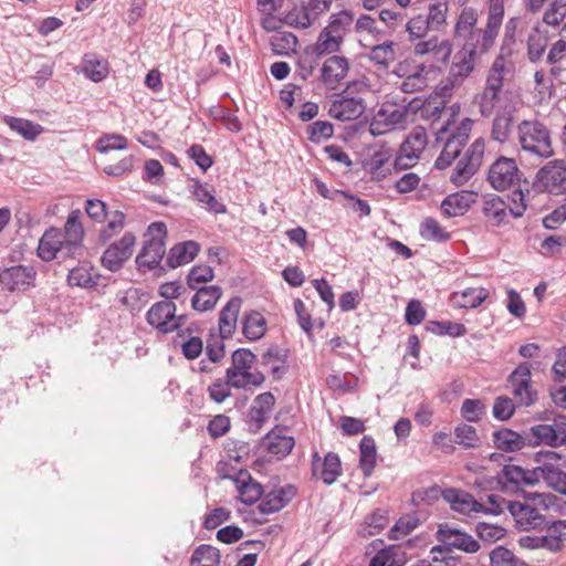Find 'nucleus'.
<instances>
[{"label": "nucleus", "instance_id": "nucleus-1", "mask_svg": "<svg viewBox=\"0 0 566 566\" xmlns=\"http://www.w3.org/2000/svg\"><path fill=\"white\" fill-rule=\"evenodd\" d=\"M514 72V63L510 60L495 56L491 63L483 88L474 97V103L483 117H490L497 107L516 105V96L505 88V83Z\"/></svg>", "mask_w": 566, "mask_h": 566}, {"label": "nucleus", "instance_id": "nucleus-2", "mask_svg": "<svg viewBox=\"0 0 566 566\" xmlns=\"http://www.w3.org/2000/svg\"><path fill=\"white\" fill-rule=\"evenodd\" d=\"M520 150L539 160L554 155L552 133L546 124L538 119H524L516 126Z\"/></svg>", "mask_w": 566, "mask_h": 566}, {"label": "nucleus", "instance_id": "nucleus-3", "mask_svg": "<svg viewBox=\"0 0 566 566\" xmlns=\"http://www.w3.org/2000/svg\"><path fill=\"white\" fill-rule=\"evenodd\" d=\"M504 18L505 12L485 9L483 24L461 40L463 42L461 49L476 59L488 54L496 43Z\"/></svg>", "mask_w": 566, "mask_h": 566}, {"label": "nucleus", "instance_id": "nucleus-4", "mask_svg": "<svg viewBox=\"0 0 566 566\" xmlns=\"http://www.w3.org/2000/svg\"><path fill=\"white\" fill-rule=\"evenodd\" d=\"M254 360L255 355L249 349L240 348L233 352L232 364L226 371V378L233 388L260 387L264 382V375L253 369Z\"/></svg>", "mask_w": 566, "mask_h": 566}, {"label": "nucleus", "instance_id": "nucleus-5", "mask_svg": "<svg viewBox=\"0 0 566 566\" xmlns=\"http://www.w3.org/2000/svg\"><path fill=\"white\" fill-rule=\"evenodd\" d=\"M166 234L167 227L164 222H153L148 227L144 247L136 258V263L139 268L151 270L160 263L166 252Z\"/></svg>", "mask_w": 566, "mask_h": 566}, {"label": "nucleus", "instance_id": "nucleus-6", "mask_svg": "<svg viewBox=\"0 0 566 566\" xmlns=\"http://www.w3.org/2000/svg\"><path fill=\"white\" fill-rule=\"evenodd\" d=\"M428 145V134L424 127L416 126L401 143L394 159L397 171L415 167Z\"/></svg>", "mask_w": 566, "mask_h": 566}, {"label": "nucleus", "instance_id": "nucleus-7", "mask_svg": "<svg viewBox=\"0 0 566 566\" xmlns=\"http://www.w3.org/2000/svg\"><path fill=\"white\" fill-rule=\"evenodd\" d=\"M533 187L541 192L560 195L566 191V163L554 159L546 163L536 174Z\"/></svg>", "mask_w": 566, "mask_h": 566}, {"label": "nucleus", "instance_id": "nucleus-8", "mask_svg": "<svg viewBox=\"0 0 566 566\" xmlns=\"http://www.w3.org/2000/svg\"><path fill=\"white\" fill-rule=\"evenodd\" d=\"M473 120L469 117L463 118L455 132L443 135L441 140L444 142L443 149L439 157L436 159L434 167L437 169L448 168L454 159H457L461 153L462 147L467 144L470 133L472 130Z\"/></svg>", "mask_w": 566, "mask_h": 566}, {"label": "nucleus", "instance_id": "nucleus-9", "mask_svg": "<svg viewBox=\"0 0 566 566\" xmlns=\"http://www.w3.org/2000/svg\"><path fill=\"white\" fill-rule=\"evenodd\" d=\"M528 446L558 448L566 444V417H557L553 423L532 426L527 432Z\"/></svg>", "mask_w": 566, "mask_h": 566}, {"label": "nucleus", "instance_id": "nucleus-10", "mask_svg": "<svg viewBox=\"0 0 566 566\" xmlns=\"http://www.w3.org/2000/svg\"><path fill=\"white\" fill-rule=\"evenodd\" d=\"M485 150L484 139H475L458 160L450 180L455 186L464 185L481 167Z\"/></svg>", "mask_w": 566, "mask_h": 566}, {"label": "nucleus", "instance_id": "nucleus-11", "mask_svg": "<svg viewBox=\"0 0 566 566\" xmlns=\"http://www.w3.org/2000/svg\"><path fill=\"white\" fill-rule=\"evenodd\" d=\"M176 310V304L171 301L157 302L146 314L147 323L163 334L171 333L186 322V316L177 315Z\"/></svg>", "mask_w": 566, "mask_h": 566}, {"label": "nucleus", "instance_id": "nucleus-12", "mask_svg": "<svg viewBox=\"0 0 566 566\" xmlns=\"http://www.w3.org/2000/svg\"><path fill=\"white\" fill-rule=\"evenodd\" d=\"M408 122V109L391 103L384 104L374 116L369 130L374 136H380L397 128H405Z\"/></svg>", "mask_w": 566, "mask_h": 566}, {"label": "nucleus", "instance_id": "nucleus-13", "mask_svg": "<svg viewBox=\"0 0 566 566\" xmlns=\"http://www.w3.org/2000/svg\"><path fill=\"white\" fill-rule=\"evenodd\" d=\"M509 512L514 518L516 528L524 532L543 531L551 522L544 513L538 511V507L531 505L527 501L510 502Z\"/></svg>", "mask_w": 566, "mask_h": 566}, {"label": "nucleus", "instance_id": "nucleus-14", "mask_svg": "<svg viewBox=\"0 0 566 566\" xmlns=\"http://www.w3.org/2000/svg\"><path fill=\"white\" fill-rule=\"evenodd\" d=\"M515 14L510 17L505 23L503 22V35L496 56L510 60L516 53V46L520 38L525 33L530 25L531 19L526 14Z\"/></svg>", "mask_w": 566, "mask_h": 566}, {"label": "nucleus", "instance_id": "nucleus-15", "mask_svg": "<svg viewBox=\"0 0 566 566\" xmlns=\"http://www.w3.org/2000/svg\"><path fill=\"white\" fill-rule=\"evenodd\" d=\"M521 171L516 165L515 159L501 156L499 157L489 169L488 181L490 185L503 191L518 184Z\"/></svg>", "mask_w": 566, "mask_h": 566}, {"label": "nucleus", "instance_id": "nucleus-16", "mask_svg": "<svg viewBox=\"0 0 566 566\" xmlns=\"http://www.w3.org/2000/svg\"><path fill=\"white\" fill-rule=\"evenodd\" d=\"M65 240L63 239L62 230L57 228H49L44 231L39 240L38 255L41 260L49 262L57 259L63 262L67 259H73L76 255L73 251H69L65 248Z\"/></svg>", "mask_w": 566, "mask_h": 566}, {"label": "nucleus", "instance_id": "nucleus-17", "mask_svg": "<svg viewBox=\"0 0 566 566\" xmlns=\"http://www.w3.org/2000/svg\"><path fill=\"white\" fill-rule=\"evenodd\" d=\"M509 384L512 387V394L515 400L521 405L528 407L536 400V391L532 387L531 365L528 363L520 364L509 377Z\"/></svg>", "mask_w": 566, "mask_h": 566}, {"label": "nucleus", "instance_id": "nucleus-18", "mask_svg": "<svg viewBox=\"0 0 566 566\" xmlns=\"http://www.w3.org/2000/svg\"><path fill=\"white\" fill-rule=\"evenodd\" d=\"M136 243V237L132 232H126L118 241L112 243L102 255L103 265L111 270L117 271L122 268L133 254Z\"/></svg>", "mask_w": 566, "mask_h": 566}, {"label": "nucleus", "instance_id": "nucleus-19", "mask_svg": "<svg viewBox=\"0 0 566 566\" xmlns=\"http://www.w3.org/2000/svg\"><path fill=\"white\" fill-rule=\"evenodd\" d=\"M415 43L412 52L415 56H431L433 61L446 65L452 54L453 45L448 39H439L437 35H432L428 39H418Z\"/></svg>", "mask_w": 566, "mask_h": 566}, {"label": "nucleus", "instance_id": "nucleus-20", "mask_svg": "<svg viewBox=\"0 0 566 566\" xmlns=\"http://www.w3.org/2000/svg\"><path fill=\"white\" fill-rule=\"evenodd\" d=\"M366 109L365 101L358 96L339 95L332 101L328 109L331 117L342 120H355L359 118Z\"/></svg>", "mask_w": 566, "mask_h": 566}, {"label": "nucleus", "instance_id": "nucleus-21", "mask_svg": "<svg viewBox=\"0 0 566 566\" xmlns=\"http://www.w3.org/2000/svg\"><path fill=\"white\" fill-rule=\"evenodd\" d=\"M436 535L440 543L465 553H475L480 548L479 542L471 535L448 523L440 524Z\"/></svg>", "mask_w": 566, "mask_h": 566}, {"label": "nucleus", "instance_id": "nucleus-22", "mask_svg": "<svg viewBox=\"0 0 566 566\" xmlns=\"http://www.w3.org/2000/svg\"><path fill=\"white\" fill-rule=\"evenodd\" d=\"M34 280L35 271L31 266L14 265L0 273L1 285L10 292L25 291L34 285Z\"/></svg>", "mask_w": 566, "mask_h": 566}, {"label": "nucleus", "instance_id": "nucleus-23", "mask_svg": "<svg viewBox=\"0 0 566 566\" xmlns=\"http://www.w3.org/2000/svg\"><path fill=\"white\" fill-rule=\"evenodd\" d=\"M312 458L313 476L324 484H333L342 474V463L338 454L328 452L324 458H321L315 452Z\"/></svg>", "mask_w": 566, "mask_h": 566}, {"label": "nucleus", "instance_id": "nucleus-24", "mask_svg": "<svg viewBox=\"0 0 566 566\" xmlns=\"http://www.w3.org/2000/svg\"><path fill=\"white\" fill-rule=\"evenodd\" d=\"M349 61L344 55L327 57L321 67V81L325 87L335 90L349 72Z\"/></svg>", "mask_w": 566, "mask_h": 566}, {"label": "nucleus", "instance_id": "nucleus-25", "mask_svg": "<svg viewBox=\"0 0 566 566\" xmlns=\"http://www.w3.org/2000/svg\"><path fill=\"white\" fill-rule=\"evenodd\" d=\"M443 500L450 504L452 511L463 515L480 513L484 505L478 502L472 494L459 489H446L441 492Z\"/></svg>", "mask_w": 566, "mask_h": 566}, {"label": "nucleus", "instance_id": "nucleus-26", "mask_svg": "<svg viewBox=\"0 0 566 566\" xmlns=\"http://www.w3.org/2000/svg\"><path fill=\"white\" fill-rule=\"evenodd\" d=\"M516 105H503L495 109L492 122L491 137L493 140L504 144L509 140L514 123Z\"/></svg>", "mask_w": 566, "mask_h": 566}, {"label": "nucleus", "instance_id": "nucleus-27", "mask_svg": "<svg viewBox=\"0 0 566 566\" xmlns=\"http://www.w3.org/2000/svg\"><path fill=\"white\" fill-rule=\"evenodd\" d=\"M242 306V298L239 296L231 297L219 313V333L220 338H231L238 325V318Z\"/></svg>", "mask_w": 566, "mask_h": 566}, {"label": "nucleus", "instance_id": "nucleus-28", "mask_svg": "<svg viewBox=\"0 0 566 566\" xmlns=\"http://www.w3.org/2000/svg\"><path fill=\"white\" fill-rule=\"evenodd\" d=\"M478 60L463 49H460L452 57L448 75L453 80L463 84L475 71Z\"/></svg>", "mask_w": 566, "mask_h": 566}, {"label": "nucleus", "instance_id": "nucleus-29", "mask_svg": "<svg viewBox=\"0 0 566 566\" xmlns=\"http://www.w3.org/2000/svg\"><path fill=\"white\" fill-rule=\"evenodd\" d=\"M81 211L73 210L69 214L64 224L63 239L65 240V248L69 251H73L75 255H78L82 250V241L84 238V229L80 220Z\"/></svg>", "mask_w": 566, "mask_h": 566}, {"label": "nucleus", "instance_id": "nucleus-30", "mask_svg": "<svg viewBox=\"0 0 566 566\" xmlns=\"http://www.w3.org/2000/svg\"><path fill=\"white\" fill-rule=\"evenodd\" d=\"M548 38L544 30H542L541 22L536 21L525 39L527 60L536 64L544 57L547 49Z\"/></svg>", "mask_w": 566, "mask_h": 566}, {"label": "nucleus", "instance_id": "nucleus-31", "mask_svg": "<svg viewBox=\"0 0 566 566\" xmlns=\"http://www.w3.org/2000/svg\"><path fill=\"white\" fill-rule=\"evenodd\" d=\"M190 303L196 312H209L214 310L223 292L219 285L201 286L195 290Z\"/></svg>", "mask_w": 566, "mask_h": 566}, {"label": "nucleus", "instance_id": "nucleus-32", "mask_svg": "<svg viewBox=\"0 0 566 566\" xmlns=\"http://www.w3.org/2000/svg\"><path fill=\"white\" fill-rule=\"evenodd\" d=\"M239 497L247 505L254 504L262 495V485L254 481L248 471H240L234 479Z\"/></svg>", "mask_w": 566, "mask_h": 566}, {"label": "nucleus", "instance_id": "nucleus-33", "mask_svg": "<svg viewBox=\"0 0 566 566\" xmlns=\"http://www.w3.org/2000/svg\"><path fill=\"white\" fill-rule=\"evenodd\" d=\"M295 489L291 485L272 491L262 499L259 510L263 514L279 512L295 496Z\"/></svg>", "mask_w": 566, "mask_h": 566}, {"label": "nucleus", "instance_id": "nucleus-34", "mask_svg": "<svg viewBox=\"0 0 566 566\" xmlns=\"http://www.w3.org/2000/svg\"><path fill=\"white\" fill-rule=\"evenodd\" d=\"M490 295L489 290L480 287H468L460 292H453L450 302L454 307L475 308L481 305Z\"/></svg>", "mask_w": 566, "mask_h": 566}, {"label": "nucleus", "instance_id": "nucleus-35", "mask_svg": "<svg viewBox=\"0 0 566 566\" xmlns=\"http://www.w3.org/2000/svg\"><path fill=\"white\" fill-rule=\"evenodd\" d=\"M391 151L388 148H380L375 151L366 163V167L374 179L382 180L391 172L394 160Z\"/></svg>", "mask_w": 566, "mask_h": 566}, {"label": "nucleus", "instance_id": "nucleus-36", "mask_svg": "<svg viewBox=\"0 0 566 566\" xmlns=\"http://www.w3.org/2000/svg\"><path fill=\"white\" fill-rule=\"evenodd\" d=\"M200 251V245L192 240L174 245L167 256L168 266L176 269L191 262Z\"/></svg>", "mask_w": 566, "mask_h": 566}, {"label": "nucleus", "instance_id": "nucleus-37", "mask_svg": "<svg viewBox=\"0 0 566 566\" xmlns=\"http://www.w3.org/2000/svg\"><path fill=\"white\" fill-rule=\"evenodd\" d=\"M493 442L502 451L515 452L528 446V438L527 433L521 436L511 429L503 428L493 433Z\"/></svg>", "mask_w": 566, "mask_h": 566}, {"label": "nucleus", "instance_id": "nucleus-38", "mask_svg": "<svg viewBox=\"0 0 566 566\" xmlns=\"http://www.w3.org/2000/svg\"><path fill=\"white\" fill-rule=\"evenodd\" d=\"M473 202L472 192H455L449 195L441 203V211L446 217L463 216Z\"/></svg>", "mask_w": 566, "mask_h": 566}, {"label": "nucleus", "instance_id": "nucleus-39", "mask_svg": "<svg viewBox=\"0 0 566 566\" xmlns=\"http://www.w3.org/2000/svg\"><path fill=\"white\" fill-rule=\"evenodd\" d=\"M192 195L196 201L206 210L213 213H224L226 207L214 196V189L208 184L195 182Z\"/></svg>", "mask_w": 566, "mask_h": 566}, {"label": "nucleus", "instance_id": "nucleus-40", "mask_svg": "<svg viewBox=\"0 0 566 566\" xmlns=\"http://www.w3.org/2000/svg\"><path fill=\"white\" fill-rule=\"evenodd\" d=\"M536 467V483L545 481L555 491L566 494V473L554 463Z\"/></svg>", "mask_w": 566, "mask_h": 566}, {"label": "nucleus", "instance_id": "nucleus-41", "mask_svg": "<svg viewBox=\"0 0 566 566\" xmlns=\"http://www.w3.org/2000/svg\"><path fill=\"white\" fill-rule=\"evenodd\" d=\"M242 333L249 340L262 338L266 332V319L258 311H249L242 317Z\"/></svg>", "mask_w": 566, "mask_h": 566}, {"label": "nucleus", "instance_id": "nucleus-42", "mask_svg": "<svg viewBox=\"0 0 566 566\" xmlns=\"http://www.w3.org/2000/svg\"><path fill=\"white\" fill-rule=\"evenodd\" d=\"M479 22V11L474 7H464L459 15L457 17L454 28H453V36L457 40H462L470 32L478 29Z\"/></svg>", "mask_w": 566, "mask_h": 566}, {"label": "nucleus", "instance_id": "nucleus-43", "mask_svg": "<svg viewBox=\"0 0 566 566\" xmlns=\"http://www.w3.org/2000/svg\"><path fill=\"white\" fill-rule=\"evenodd\" d=\"M275 398L271 392H263L255 397L250 410L251 420L261 427L270 418V413L274 407Z\"/></svg>", "mask_w": 566, "mask_h": 566}, {"label": "nucleus", "instance_id": "nucleus-44", "mask_svg": "<svg viewBox=\"0 0 566 566\" xmlns=\"http://www.w3.org/2000/svg\"><path fill=\"white\" fill-rule=\"evenodd\" d=\"M483 213L494 226L505 223L511 214L505 201L494 195L484 199Z\"/></svg>", "mask_w": 566, "mask_h": 566}, {"label": "nucleus", "instance_id": "nucleus-45", "mask_svg": "<svg viewBox=\"0 0 566 566\" xmlns=\"http://www.w3.org/2000/svg\"><path fill=\"white\" fill-rule=\"evenodd\" d=\"M548 530L549 534L542 536V548L551 552H559L563 548V543L566 539V520L565 521H551Z\"/></svg>", "mask_w": 566, "mask_h": 566}, {"label": "nucleus", "instance_id": "nucleus-46", "mask_svg": "<svg viewBox=\"0 0 566 566\" xmlns=\"http://www.w3.org/2000/svg\"><path fill=\"white\" fill-rule=\"evenodd\" d=\"M407 562L402 547L391 545L380 549L370 560L368 566H403Z\"/></svg>", "mask_w": 566, "mask_h": 566}, {"label": "nucleus", "instance_id": "nucleus-47", "mask_svg": "<svg viewBox=\"0 0 566 566\" xmlns=\"http://www.w3.org/2000/svg\"><path fill=\"white\" fill-rule=\"evenodd\" d=\"M6 123L13 132L21 135L27 140H35L39 135L43 133V127L40 124L33 123L29 119L4 116Z\"/></svg>", "mask_w": 566, "mask_h": 566}, {"label": "nucleus", "instance_id": "nucleus-48", "mask_svg": "<svg viewBox=\"0 0 566 566\" xmlns=\"http://www.w3.org/2000/svg\"><path fill=\"white\" fill-rule=\"evenodd\" d=\"M428 67L423 63L415 64L410 74L400 83L401 91L405 93L421 91L428 84Z\"/></svg>", "mask_w": 566, "mask_h": 566}, {"label": "nucleus", "instance_id": "nucleus-49", "mask_svg": "<svg viewBox=\"0 0 566 566\" xmlns=\"http://www.w3.org/2000/svg\"><path fill=\"white\" fill-rule=\"evenodd\" d=\"M359 467L365 476H370L377 460L375 440L369 436H365L359 443Z\"/></svg>", "mask_w": 566, "mask_h": 566}, {"label": "nucleus", "instance_id": "nucleus-50", "mask_svg": "<svg viewBox=\"0 0 566 566\" xmlns=\"http://www.w3.org/2000/svg\"><path fill=\"white\" fill-rule=\"evenodd\" d=\"M564 7L548 3L543 11L542 23L559 30V35L566 39V10Z\"/></svg>", "mask_w": 566, "mask_h": 566}, {"label": "nucleus", "instance_id": "nucleus-51", "mask_svg": "<svg viewBox=\"0 0 566 566\" xmlns=\"http://www.w3.org/2000/svg\"><path fill=\"white\" fill-rule=\"evenodd\" d=\"M343 42L342 38L324 28L313 45V53L321 56L338 52Z\"/></svg>", "mask_w": 566, "mask_h": 566}, {"label": "nucleus", "instance_id": "nucleus-52", "mask_svg": "<svg viewBox=\"0 0 566 566\" xmlns=\"http://www.w3.org/2000/svg\"><path fill=\"white\" fill-rule=\"evenodd\" d=\"M448 11L449 6L446 0H436L429 3L424 18L432 31H440L447 25Z\"/></svg>", "mask_w": 566, "mask_h": 566}, {"label": "nucleus", "instance_id": "nucleus-53", "mask_svg": "<svg viewBox=\"0 0 566 566\" xmlns=\"http://www.w3.org/2000/svg\"><path fill=\"white\" fill-rule=\"evenodd\" d=\"M266 449L270 453L277 457L287 455L294 448V439L282 434L280 431H272L265 438Z\"/></svg>", "mask_w": 566, "mask_h": 566}, {"label": "nucleus", "instance_id": "nucleus-54", "mask_svg": "<svg viewBox=\"0 0 566 566\" xmlns=\"http://www.w3.org/2000/svg\"><path fill=\"white\" fill-rule=\"evenodd\" d=\"M83 72L93 82H101L109 73L108 62L94 54L85 55Z\"/></svg>", "mask_w": 566, "mask_h": 566}, {"label": "nucleus", "instance_id": "nucleus-55", "mask_svg": "<svg viewBox=\"0 0 566 566\" xmlns=\"http://www.w3.org/2000/svg\"><path fill=\"white\" fill-rule=\"evenodd\" d=\"M285 355L279 348H269L261 357V365L268 367L275 379L286 373Z\"/></svg>", "mask_w": 566, "mask_h": 566}, {"label": "nucleus", "instance_id": "nucleus-56", "mask_svg": "<svg viewBox=\"0 0 566 566\" xmlns=\"http://www.w3.org/2000/svg\"><path fill=\"white\" fill-rule=\"evenodd\" d=\"M536 468L533 470H524L517 465H505L502 471V478L504 481L520 485H533L536 483Z\"/></svg>", "mask_w": 566, "mask_h": 566}, {"label": "nucleus", "instance_id": "nucleus-57", "mask_svg": "<svg viewBox=\"0 0 566 566\" xmlns=\"http://www.w3.org/2000/svg\"><path fill=\"white\" fill-rule=\"evenodd\" d=\"M421 524V520L417 513L406 514L401 516L389 531L390 539L397 541L409 535Z\"/></svg>", "mask_w": 566, "mask_h": 566}, {"label": "nucleus", "instance_id": "nucleus-58", "mask_svg": "<svg viewBox=\"0 0 566 566\" xmlns=\"http://www.w3.org/2000/svg\"><path fill=\"white\" fill-rule=\"evenodd\" d=\"M396 44L392 41H386L371 48L368 57L375 64L388 67L396 60Z\"/></svg>", "mask_w": 566, "mask_h": 566}, {"label": "nucleus", "instance_id": "nucleus-59", "mask_svg": "<svg viewBox=\"0 0 566 566\" xmlns=\"http://www.w3.org/2000/svg\"><path fill=\"white\" fill-rule=\"evenodd\" d=\"M220 553L216 547L201 545L197 547L191 556V566H219Z\"/></svg>", "mask_w": 566, "mask_h": 566}, {"label": "nucleus", "instance_id": "nucleus-60", "mask_svg": "<svg viewBox=\"0 0 566 566\" xmlns=\"http://www.w3.org/2000/svg\"><path fill=\"white\" fill-rule=\"evenodd\" d=\"M354 22V13L350 10H342L329 17L328 24L325 29L338 35L344 40L347 28Z\"/></svg>", "mask_w": 566, "mask_h": 566}, {"label": "nucleus", "instance_id": "nucleus-61", "mask_svg": "<svg viewBox=\"0 0 566 566\" xmlns=\"http://www.w3.org/2000/svg\"><path fill=\"white\" fill-rule=\"evenodd\" d=\"M490 559L491 566H532L503 546L495 547L490 554Z\"/></svg>", "mask_w": 566, "mask_h": 566}, {"label": "nucleus", "instance_id": "nucleus-62", "mask_svg": "<svg viewBox=\"0 0 566 566\" xmlns=\"http://www.w3.org/2000/svg\"><path fill=\"white\" fill-rule=\"evenodd\" d=\"M107 224L99 231V240L106 242L120 232L125 226V214L122 211L109 212L106 217Z\"/></svg>", "mask_w": 566, "mask_h": 566}, {"label": "nucleus", "instance_id": "nucleus-63", "mask_svg": "<svg viewBox=\"0 0 566 566\" xmlns=\"http://www.w3.org/2000/svg\"><path fill=\"white\" fill-rule=\"evenodd\" d=\"M214 272L211 266L202 264L193 266L187 275V285L191 290L201 287V284H206L212 281Z\"/></svg>", "mask_w": 566, "mask_h": 566}, {"label": "nucleus", "instance_id": "nucleus-64", "mask_svg": "<svg viewBox=\"0 0 566 566\" xmlns=\"http://www.w3.org/2000/svg\"><path fill=\"white\" fill-rule=\"evenodd\" d=\"M283 22L298 29H306L314 24L305 6L293 8L285 14Z\"/></svg>", "mask_w": 566, "mask_h": 566}]
</instances>
